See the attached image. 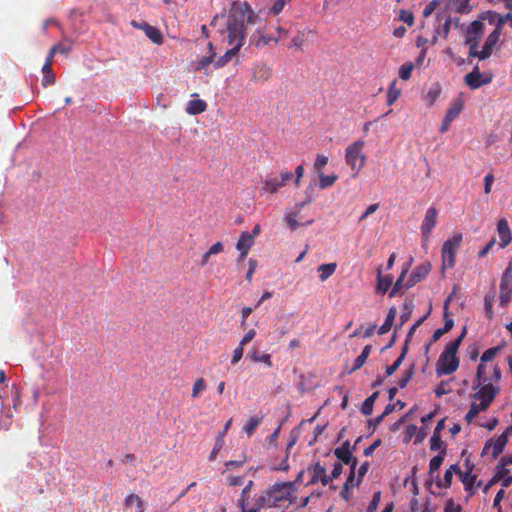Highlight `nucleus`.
<instances>
[{"label": "nucleus", "instance_id": "1", "mask_svg": "<svg viewBox=\"0 0 512 512\" xmlns=\"http://www.w3.org/2000/svg\"><path fill=\"white\" fill-rule=\"evenodd\" d=\"M259 20L260 16L248 2L233 1L227 15H216L210 25L217 28L223 44L242 48L247 36L245 23L255 25Z\"/></svg>", "mask_w": 512, "mask_h": 512}, {"label": "nucleus", "instance_id": "2", "mask_svg": "<svg viewBox=\"0 0 512 512\" xmlns=\"http://www.w3.org/2000/svg\"><path fill=\"white\" fill-rule=\"evenodd\" d=\"M252 484L253 482H248V485L242 490L240 498L242 512H258L263 506H277L280 502L286 501L293 482H276L270 490L266 491L258 498L255 505L250 506L248 494L252 488Z\"/></svg>", "mask_w": 512, "mask_h": 512}, {"label": "nucleus", "instance_id": "3", "mask_svg": "<svg viewBox=\"0 0 512 512\" xmlns=\"http://www.w3.org/2000/svg\"><path fill=\"white\" fill-rule=\"evenodd\" d=\"M465 336L466 327L463 328L461 334L455 340L446 345L436 364L437 376L450 375L458 369L460 360L457 357V352Z\"/></svg>", "mask_w": 512, "mask_h": 512}, {"label": "nucleus", "instance_id": "4", "mask_svg": "<svg viewBox=\"0 0 512 512\" xmlns=\"http://www.w3.org/2000/svg\"><path fill=\"white\" fill-rule=\"evenodd\" d=\"M493 370V376L489 377L490 380L483 382L478 391L474 394V398L480 400V408L487 410L495 397L500 392V387L492 384V381L499 382L502 377L501 369L498 365L491 366Z\"/></svg>", "mask_w": 512, "mask_h": 512}, {"label": "nucleus", "instance_id": "5", "mask_svg": "<svg viewBox=\"0 0 512 512\" xmlns=\"http://www.w3.org/2000/svg\"><path fill=\"white\" fill-rule=\"evenodd\" d=\"M363 147L364 142L362 140H358L349 145L345 151L346 163L351 167L353 171H355V177L365 165L366 156L361 153Z\"/></svg>", "mask_w": 512, "mask_h": 512}, {"label": "nucleus", "instance_id": "6", "mask_svg": "<svg viewBox=\"0 0 512 512\" xmlns=\"http://www.w3.org/2000/svg\"><path fill=\"white\" fill-rule=\"evenodd\" d=\"M498 352L499 347H491L482 354L480 358L481 362L477 367L476 379L473 387L474 390L480 387L483 382L490 380L489 377L486 376L488 369V365L486 363L492 361Z\"/></svg>", "mask_w": 512, "mask_h": 512}, {"label": "nucleus", "instance_id": "7", "mask_svg": "<svg viewBox=\"0 0 512 512\" xmlns=\"http://www.w3.org/2000/svg\"><path fill=\"white\" fill-rule=\"evenodd\" d=\"M462 241V234H456L447 239L442 246L443 265L452 268L455 264V255Z\"/></svg>", "mask_w": 512, "mask_h": 512}, {"label": "nucleus", "instance_id": "8", "mask_svg": "<svg viewBox=\"0 0 512 512\" xmlns=\"http://www.w3.org/2000/svg\"><path fill=\"white\" fill-rule=\"evenodd\" d=\"M512 298V265L505 269L500 283V305L506 307Z\"/></svg>", "mask_w": 512, "mask_h": 512}, {"label": "nucleus", "instance_id": "9", "mask_svg": "<svg viewBox=\"0 0 512 512\" xmlns=\"http://www.w3.org/2000/svg\"><path fill=\"white\" fill-rule=\"evenodd\" d=\"M507 444V433H502L495 440H488L482 450V455H490L492 459H496L504 450Z\"/></svg>", "mask_w": 512, "mask_h": 512}, {"label": "nucleus", "instance_id": "10", "mask_svg": "<svg viewBox=\"0 0 512 512\" xmlns=\"http://www.w3.org/2000/svg\"><path fill=\"white\" fill-rule=\"evenodd\" d=\"M502 25L503 17H500L496 28L489 34L482 47V50L480 51L481 60L487 59L491 56L494 47L500 39Z\"/></svg>", "mask_w": 512, "mask_h": 512}, {"label": "nucleus", "instance_id": "11", "mask_svg": "<svg viewBox=\"0 0 512 512\" xmlns=\"http://www.w3.org/2000/svg\"><path fill=\"white\" fill-rule=\"evenodd\" d=\"M293 178L292 172H282L280 178H272L270 176L266 177L263 181V191L274 194L281 187L285 186L287 182H289Z\"/></svg>", "mask_w": 512, "mask_h": 512}, {"label": "nucleus", "instance_id": "12", "mask_svg": "<svg viewBox=\"0 0 512 512\" xmlns=\"http://www.w3.org/2000/svg\"><path fill=\"white\" fill-rule=\"evenodd\" d=\"M437 216L438 211L435 207H429L427 209L423 223L421 225V234L424 243L428 242L430 234L437 224Z\"/></svg>", "mask_w": 512, "mask_h": 512}, {"label": "nucleus", "instance_id": "13", "mask_svg": "<svg viewBox=\"0 0 512 512\" xmlns=\"http://www.w3.org/2000/svg\"><path fill=\"white\" fill-rule=\"evenodd\" d=\"M253 245L254 235H250L247 231L242 232L236 244V249L240 252V260H243L248 255Z\"/></svg>", "mask_w": 512, "mask_h": 512}, {"label": "nucleus", "instance_id": "14", "mask_svg": "<svg viewBox=\"0 0 512 512\" xmlns=\"http://www.w3.org/2000/svg\"><path fill=\"white\" fill-rule=\"evenodd\" d=\"M431 265L430 263L426 262L423 263L415 268V270L410 275V278L408 279L406 283V288H411L414 285H416L418 282L426 278V276L430 273Z\"/></svg>", "mask_w": 512, "mask_h": 512}, {"label": "nucleus", "instance_id": "15", "mask_svg": "<svg viewBox=\"0 0 512 512\" xmlns=\"http://www.w3.org/2000/svg\"><path fill=\"white\" fill-rule=\"evenodd\" d=\"M272 75V69L265 63H255L253 66L252 80L254 82H267Z\"/></svg>", "mask_w": 512, "mask_h": 512}, {"label": "nucleus", "instance_id": "16", "mask_svg": "<svg viewBox=\"0 0 512 512\" xmlns=\"http://www.w3.org/2000/svg\"><path fill=\"white\" fill-rule=\"evenodd\" d=\"M497 232L500 238L499 247L505 248L507 247L512 240V233L509 228L508 222L505 218L500 219L497 224Z\"/></svg>", "mask_w": 512, "mask_h": 512}, {"label": "nucleus", "instance_id": "17", "mask_svg": "<svg viewBox=\"0 0 512 512\" xmlns=\"http://www.w3.org/2000/svg\"><path fill=\"white\" fill-rule=\"evenodd\" d=\"M334 454L341 462L347 465L352 464V468L356 465V459L353 458L350 450V442L348 440L345 441L341 447L336 448Z\"/></svg>", "mask_w": 512, "mask_h": 512}, {"label": "nucleus", "instance_id": "18", "mask_svg": "<svg viewBox=\"0 0 512 512\" xmlns=\"http://www.w3.org/2000/svg\"><path fill=\"white\" fill-rule=\"evenodd\" d=\"M482 75L479 72V68L476 67L471 71L470 73L465 75V83L471 88V89H478L481 86L487 84L490 82V79L482 80Z\"/></svg>", "mask_w": 512, "mask_h": 512}, {"label": "nucleus", "instance_id": "19", "mask_svg": "<svg viewBox=\"0 0 512 512\" xmlns=\"http://www.w3.org/2000/svg\"><path fill=\"white\" fill-rule=\"evenodd\" d=\"M274 37L266 35L264 29L257 28V30L251 35V43L254 44L257 48H261L265 45H268L272 42Z\"/></svg>", "mask_w": 512, "mask_h": 512}, {"label": "nucleus", "instance_id": "20", "mask_svg": "<svg viewBox=\"0 0 512 512\" xmlns=\"http://www.w3.org/2000/svg\"><path fill=\"white\" fill-rule=\"evenodd\" d=\"M141 29L145 32L146 36L155 44H162L163 42V36L160 32V30L155 27L151 26L146 22H142Z\"/></svg>", "mask_w": 512, "mask_h": 512}, {"label": "nucleus", "instance_id": "21", "mask_svg": "<svg viewBox=\"0 0 512 512\" xmlns=\"http://www.w3.org/2000/svg\"><path fill=\"white\" fill-rule=\"evenodd\" d=\"M230 48L227 49V51L225 52V54L221 57H219L217 59V61L215 62V67L216 68H221L223 66H225L226 64H228L233 57H235L239 51H240V47L238 46H235V45H229Z\"/></svg>", "mask_w": 512, "mask_h": 512}, {"label": "nucleus", "instance_id": "22", "mask_svg": "<svg viewBox=\"0 0 512 512\" xmlns=\"http://www.w3.org/2000/svg\"><path fill=\"white\" fill-rule=\"evenodd\" d=\"M207 109V103L201 99L190 100L186 112L190 115H198Z\"/></svg>", "mask_w": 512, "mask_h": 512}, {"label": "nucleus", "instance_id": "23", "mask_svg": "<svg viewBox=\"0 0 512 512\" xmlns=\"http://www.w3.org/2000/svg\"><path fill=\"white\" fill-rule=\"evenodd\" d=\"M298 218H300V217L297 212H290V213H287L285 216V220L292 231H295L297 228H299L301 226L311 225L314 222V220L311 219V220L306 221L305 223H302V222L298 221Z\"/></svg>", "mask_w": 512, "mask_h": 512}, {"label": "nucleus", "instance_id": "24", "mask_svg": "<svg viewBox=\"0 0 512 512\" xmlns=\"http://www.w3.org/2000/svg\"><path fill=\"white\" fill-rule=\"evenodd\" d=\"M337 269V263H325L318 267L319 279L324 282L330 278Z\"/></svg>", "mask_w": 512, "mask_h": 512}, {"label": "nucleus", "instance_id": "25", "mask_svg": "<svg viewBox=\"0 0 512 512\" xmlns=\"http://www.w3.org/2000/svg\"><path fill=\"white\" fill-rule=\"evenodd\" d=\"M208 47H209V50H210V54L208 56H202V57L198 58L195 61V69L198 70V71L202 70V69H205L214 60V57H215L216 54L213 51V45H212L211 42L208 43Z\"/></svg>", "mask_w": 512, "mask_h": 512}, {"label": "nucleus", "instance_id": "26", "mask_svg": "<svg viewBox=\"0 0 512 512\" xmlns=\"http://www.w3.org/2000/svg\"><path fill=\"white\" fill-rule=\"evenodd\" d=\"M396 313L397 311L394 307L389 309L385 322L378 329L379 335H384L389 332L396 317Z\"/></svg>", "mask_w": 512, "mask_h": 512}, {"label": "nucleus", "instance_id": "27", "mask_svg": "<svg viewBox=\"0 0 512 512\" xmlns=\"http://www.w3.org/2000/svg\"><path fill=\"white\" fill-rule=\"evenodd\" d=\"M379 394H380L379 391H375L374 393H372L369 397H367L365 399V401L363 402L362 407H361V413L363 415L369 416L372 414L374 403L377 400V398L379 397Z\"/></svg>", "mask_w": 512, "mask_h": 512}, {"label": "nucleus", "instance_id": "28", "mask_svg": "<svg viewBox=\"0 0 512 512\" xmlns=\"http://www.w3.org/2000/svg\"><path fill=\"white\" fill-rule=\"evenodd\" d=\"M264 416H260V417H251L247 423L243 426V432H245L247 434L248 437H251L255 430L257 429V427L260 425V423L262 422Z\"/></svg>", "mask_w": 512, "mask_h": 512}, {"label": "nucleus", "instance_id": "29", "mask_svg": "<svg viewBox=\"0 0 512 512\" xmlns=\"http://www.w3.org/2000/svg\"><path fill=\"white\" fill-rule=\"evenodd\" d=\"M407 351H408L407 345H403L402 351H401V354L399 355V357L394 361V363L392 365L386 367V374L388 376L393 375L396 372V370L400 367V365L403 363V361L406 357Z\"/></svg>", "mask_w": 512, "mask_h": 512}, {"label": "nucleus", "instance_id": "30", "mask_svg": "<svg viewBox=\"0 0 512 512\" xmlns=\"http://www.w3.org/2000/svg\"><path fill=\"white\" fill-rule=\"evenodd\" d=\"M445 454H446V452L442 451L430 460L429 474H430L431 478H433L434 473L437 472L439 470V468L441 467V465L444 461Z\"/></svg>", "mask_w": 512, "mask_h": 512}, {"label": "nucleus", "instance_id": "31", "mask_svg": "<svg viewBox=\"0 0 512 512\" xmlns=\"http://www.w3.org/2000/svg\"><path fill=\"white\" fill-rule=\"evenodd\" d=\"M42 73H43V78H42V86L43 87H47V86L55 83L56 76L53 72L52 66H48V68L46 66H42Z\"/></svg>", "mask_w": 512, "mask_h": 512}, {"label": "nucleus", "instance_id": "32", "mask_svg": "<svg viewBox=\"0 0 512 512\" xmlns=\"http://www.w3.org/2000/svg\"><path fill=\"white\" fill-rule=\"evenodd\" d=\"M463 109V101L460 99L455 100L446 112V117L454 120L459 116Z\"/></svg>", "mask_w": 512, "mask_h": 512}, {"label": "nucleus", "instance_id": "33", "mask_svg": "<svg viewBox=\"0 0 512 512\" xmlns=\"http://www.w3.org/2000/svg\"><path fill=\"white\" fill-rule=\"evenodd\" d=\"M400 94H401V91H400L399 88H397L396 80H394L390 84V87H389L388 92H387V104L389 106L393 105L398 100V98L400 97Z\"/></svg>", "mask_w": 512, "mask_h": 512}, {"label": "nucleus", "instance_id": "34", "mask_svg": "<svg viewBox=\"0 0 512 512\" xmlns=\"http://www.w3.org/2000/svg\"><path fill=\"white\" fill-rule=\"evenodd\" d=\"M494 300H495V291L492 290L488 294H486V296L484 298L485 312H486V316L489 319H492L493 316H494V312H493V309H492Z\"/></svg>", "mask_w": 512, "mask_h": 512}, {"label": "nucleus", "instance_id": "35", "mask_svg": "<svg viewBox=\"0 0 512 512\" xmlns=\"http://www.w3.org/2000/svg\"><path fill=\"white\" fill-rule=\"evenodd\" d=\"M509 473L510 471L506 468V465L501 462L491 480H512V475H509Z\"/></svg>", "mask_w": 512, "mask_h": 512}, {"label": "nucleus", "instance_id": "36", "mask_svg": "<svg viewBox=\"0 0 512 512\" xmlns=\"http://www.w3.org/2000/svg\"><path fill=\"white\" fill-rule=\"evenodd\" d=\"M124 506L125 510L131 509L133 507H135V509H138L143 507V503L138 495L130 494L126 497Z\"/></svg>", "mask_w": 512, "mask_h": 512}, {"label": "nucleus", "instance_id": "37", "mask_svg": "<svg viewBox=\"0 0 512 512\" xmlns=\"http://www.w3.org/2000/svg\"><path fill=\"white\" fill-rule=\"evenodd\" d=\"M377 282H378V285H377L378 291H380L382 293H386L388 291V289L390 288V286L392 285V277L391 276L382 277L381 271H379Z\"/></svg>", "mask_w": 512, "mask_h": 512}, {"label": "nucleus", "instance_id": "38", "mask_svg": "<svg viewBox=\"0 0 512 512\" xmlns=\"http://www.w3.org/2000/svg\"><path fill=\"white\" fill-rule=\"evenodd\" d=\"M311 480H329L326 469L319 463H316L312 468Z\"/></svg>", "mask_w": 512, "mask_h": 512}, {"label": "nucleus", "instance_id": "39", "mask_svg": "<svg viewBox=\"0 0 512 512\" xmlns=\"http://www.w3.org/2000/svg\"><path fill=\"white\" fill-rule=\"evenodd\" d=\"M430 449L432 451L439 450L440 452H442V451L446 452L445 443L442 441L441 436L439 434L433 433V435L430 439Z\"/></svg>", "mask_w": 512, "mask_h": 512}, {"label": "nucleus", "instance_id": "40", "mask_svg": "<svg viewBox=\"0 0 512 512\" xmlns=\"http://www.w3.org/2000/svg\"><path fill=\"white\" fill-rule=\"evenodd\" d=\"M415 375V365H411L408 370L406 371L405 375H403L399 380H398V386L399 388L403 389L405 388L408 383L411 381V379L414 377Z\"/></svg>", "mask_w": 512, "mask_h": 512}, {"label": "nucleus", "instance_id": "41", "mask_svg": "<svg viewBox=\"0 0 512 512\" xmlns=\"http://www.w3.org/2000/svg\"><path fill=\"white\" fill-rule=\"evenodd\" d=\"M483 31H484L483 22H481L479 20H475L470 24V26L467 30V34L481 37L483 34Z\"/></svg>", "mask_w": 512, "mask_h": 512}, {"label": "nucleus", "instance_id": "42", "mask_svg": "<svg viewBox=\"0 0 512 512\" xmlns=\"http://www.w3.org/2000/svg\"><path fill=\"white\" fill-rule=\"evenodd\" d=\"M337 178V175H324L323 173H319L320 188L325 189L332 186L337 180Z\"/></svg>", "mask_w": 512, "mask_h": 512}, {"label": "nucleus", "instance_id": "43", "mask_svg": "<svg viewBox=\"0 0 512 512\" xmlns=\"http://www.w3.org/2000/svg\"><path fill=\"white\" fill-rule=\"evenodd\" d=\"M207 388L206 382L203 378H199L194 382L193 388H192V398H198L200 394L205 391Z\"/></svg>", "mask_w": 512, "mask_h": 512}, {"label": "nucleus", "instance_id": "44", "mask_svg": "<svg viewBox=\"0 0 512 512\" xmlns=\"http://www.w3.org/2000/svg\"><path fill=\"white\" fill-rule=\"evenodd\" d=\"M408 272V268L406 269H403L402 273L400 274L399 278L397 279V281L395 282L390 294H389V297H394L397 295V293L403 288V281L405 279V276Z\"/></svg>", "mask_w": 512, "mask_h": 512}, {"label": "nucleus", "instance_id": "45", "mask_svg": "<svg viewBox=\"0 0 512 512\" xmlns=\"http://www.w3.org/2000/svg\"><path fill=\"white\" fill-rule=\"evenodd\" d=\"M413 69L414 65L412 63H404L399 69V77L405 81L409 80Z\"/></svg>", "mask_w": 512, "mask_h": 512}, {"label": "nucleus", "instance_id": "46", "mask_svg": "<svg viewBox=\"0 0 512 512\" xmlns=\"http://www.w3.org/2000/svg\"><path fill=\"white\" fill-rule=\"evenodd\" d=\"M480 411H483L482 408H480V404H477L475 402L471 403L470 409L467 412L465 419L468 423L472 422Z\"/></svg>", "mask_w": 512, "mask_h": 512}, {"label": "nucleus", "instance_id": "47", "mask_svg": "<svg viewBox=\"0 0 512 512\" xmlns=\"http://www.w3.org/2000/svg\"><path fill=\"white\" fill-rule=\"evenodd\" d=\"M454 474H458L461 478L463 477V472L457 464L451 465L445 471L443 480H452Z\"/></svg>", "mask_w": 512, "mask_h": 512}, {"label": "nucleus", "instance_id": "48", "mask_svg": "<svg viewBox=\"0 0 512 512\" xmlns=\"http://www.w3.org/2000/svg\"><path fill=\"white\" fill-rule=\"evenodd\" d=\"M286 4L287 3L285 0H274L272 6L269 9V12L272 15L277 16L283 11Z\"/></svg>", "mask_w": 512, "mask_h": 512}, {"label": "nucleus", "instance_id": "49", "mask_svg": "<svg viewBox=\"0 0 512 512\" xmlns=\"http://www.w3.org/2000/svg\"><path fill=\"white\" fill-rule=\"evenodd\" d=\"M286 4L287 3L285 0H274L272 6L269 9V12L272 15L277 16L283 11Z\"/></svg>", "mask_w": 512, "mask_h": 512}, {"label": "nucleus", "instance_id": "50", "mask_svg": "<svg viewBox=\"0 0 512 512\" xmlns=\"http://www.w3.org/2000/svg\"><path fill=\"white\" fill-rule=\"evenodd\" d=\"M429 313H427L425 316L421 317L419 320H417L412 327L409 329L406 340L404 345L408 346L409 341L411 340L413 334L415 333L416 329L424 322V320L428 317Z\"/></svg>", "mask_w": 512, "mask_h": 512}, {"label": "nucleus", "instance_id": "51", "mask_svg": "<svg viewBox=\"0 0 512 512\" xmlns=\"http://www.w3.org/2000/svg\"><path fill=\"white\" fill-rule=\"evenodd\" d=\"M252 359L255 362H262L268 367L272 366L271 356L269 354L258 355L256 352L253 353Z\"/></svg>", "mask_w": 512, "mask_h": 512}, {"label": "nucleus", "instance_id": "52", "mask_svg": "<svg viewBox=\"0 0 512 512\" xmlns=\"http://www.w3.org/2000/svg\"><path fill=\"white\" fill-rule=\"evenodd\" d=\"M52 48L54 49V51L57 53H60V54H69L72 50V47L70 44H64V43H57L55 45L52 46Z\"/></svg>", "mask_w": 512, "mask_h": 512}, {"label": "nucleus", "instance_id": "53", "mask_svg": "<svg viewBox=\"0 0 512 512\" xmlns=\"http://www.w3.org/2000/svg\"><path fill=\"white\" fill-rule=\"evenodd\" d=\"M248 265H249V268H248V271L246 273V280L248 282H251L252 281V276L258 266V262L257 260L253 259V258H250L249 261H248Z\"/></svg>", "mask_w": 512, "mask_h": 512}, {"label": "nucleus", "instance_id": "54", "mask_svg": "<svg viewBox=\"0 0 512 512\" xmlns=\"http://www.w3.org/2000/svg\"><path fill=\"white\" fill-rule=\"evenodd\" d=\"M366 358L364 355H359L355 361H354V364L352 366V368L348 371L349 374H352L353 372L359 370L360 368H362V366L365 364L366 362Z\"/></svg>", "mask_w": 512, "mask_h": 512}, {"label": "nucleus", "instance_id": "55", "mask_svg": "<svg viewBox=\"0 0 512 512\" xmlns=\"http://www.w3.org/2000/svg\"><path fill=\"white\" fill-rule=\"evenodd\" d=\"M243 353H244V346H241V344H239L233 351L231 363L232 364L238 363L241 360V358L243 357Z\"/></svg>", "mask_w": 512, "mask_h": 512}, {"label": "nucleus", "instance_id": "56", "mask_svg": "<svg viewBox=\"0 0 512 512\" xmlns=\"http://www.w3.org/2000/svg\"><path fill=\"white\" fill-rule=\"evenodd\" d=\"M361 482H344V489L341 491V496L345 500H349V489L358 486Z\"/></svg>", "mask_w": 512, "mask_h": 512}, {"label": "nucleus", "instance_id": "57", "mask_svg": "<svg viewBox=\"0 0 512 512\" xmlns=\"http://www.w3.org/2000/svg\"><path fill=\"white\" fill-rule=\"evenodd\" d=\"M277 36L274 37L273 42L277 43L281 40H284L288 37V29H285L284 27L278 26L276 29Z\"/></svg>", "mask_w": 512, "mask_h": 512}, {"label": "nucleus", "instance_id": "58", "mask_svg": "<svg viewBox=\"0 0 512 512\" xmlns=\"http://www.w3.org/2000/svg\"><path fill=\"white\" fill-rule=\"evenodd\" d=\"M494 175L492 173H488L484 178V192L485 194H489L492 189V184L494 182Z\"/></svg>", "mask_w": 512, "mask_h": 512}, {"label": "nucleus", "instance_id": "59", "mask_svg": "<svg viewBox=\"0 0 512 512\" xmlns=\"http://www.w3.org/2000/svg\"><path fill=\"white\" fill-rule=\"evenodd\" d=\"M456 11L458 13H468L470 11L469 8V0H459L456 3Z\"/></svg>", "mask_w": 512, "mask_h": 512}, {"label": "nucleus", "instance_id": "60", "mask_svg": "<svg viewBox=\"0 0 512 512\" xmlns=\"http://www.w3.org/2000/svg\"><path fill=\"white\" fill-rule=\"evenodd\" d=\"M444 327L441 328L444 333H448L454 326V320L452 318H449V312H444Z\"/></svg>", "mask_w": 512, "mask_h": 512}, {"label": "nucleus", "instance_id": "61", "mask_svg": "<svg viewBox=\"0 0 512 512\" xmlns=\"http://www.w3.org/2000/svg\"><path fill=\"white\" fill-rule=\"evenodd\" d=\"M380 497H381V492L378 491V492L374 493L373 499H372L371 503L368 506V512H375L376 511L377 506H378L379 501H380Z\"/></svg>", "mask_w": 512, "mask_h": 512}, {"label": "nucleus", "instance_id": "62", "mask_svg": "<svg viewBox=\"0 0 512 512\" xmlns=\"http://www.w3.org/2000/svg\"><path fill=\"white\" fill-rule=\"evenodd\" d=\"M381 443V439L375 440L370 446L364 449V455L366 457L371 456L374 453V451L381 445Z\"/></svg>", "mask_w": 512, "mask_h": 512}, {"label": "nucleus", "instance_id": "63", "mask_svg": "<svg viewBox=\"0 0 512 512\" xmlns=\"http://www.w3.org/2000/svg\"><path fill=\"white\" fill-rule=\"evenodd\" d=\"M437 5H438L437 0H433L429 4H427L425 6V8L423 9V16L424 17L430 16L435 11Z\"/></svg>", "mask_w": 512, "mask_h": 512}, {"label": "nucleus", "instance_id": "64", "mask_svg": "<svg viewBox=\"0 0 512 512\" xmlns=\"http://www.w3.org/2000/svg\"><path fill=\"white\" fill-rule=\"evenodd\" d=\"M255 335H256V331L254 329H250L249 331L246 332V334L241 339L239 344H241V346L247 345L249 342H251L254 339Z\"/></svg>", "mask_w": 512, "mask_h": 512}]
</instances>
